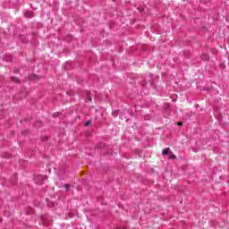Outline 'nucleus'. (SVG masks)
I'll return each instance as SVG.
<instances>
[{
	"label": "nucleus",
	"instance_id": "nucleus-7",
	"mask_svg": "<svg viewBox=\"0 0 229 229\" xmlns=\"http://www.w3.org/2000/svg\"><path fill=\"white\" fill-rule=\"evenodd\" d=\"M26 214L28 216H31V214H33V208H31V207H27L26 208Z\"/></svg>",
	"mask_w": 229,
	"mask_h": 229
},
{
	"label": "nucleus",
	"instance_id": "nucleus-20",
	"mask_svg": "<svg viewBox=\"0 0 229 229\" xmlns=\"http://www.w3.org/2000/svg\"><path fill=\"white\" fill-rule=\"evenodd\" d=\"M46 201H49V199H46Z\"/></svg>",
	"mask_w": 229,
	"mask_h": 229
},
{
	"label": "nucleus",
	"instance_id": "nucleus-11",
	"mask_svg": "<svg viewBox=\"0 0 229 229\" xmlns=\"http://www.w3.org/2000/svg\"><path fill=\"white\" fill-rule=\"evenodd\" d=\"M90 124H92V120H89L84 123V126H90Z\"/></svg>",
	"mask_w": 229,
	"mask_h": 229
},
{
	"label": "nucleus",
	"instance_id": "nucleus-14",
	"mask_svg": "<svg viewBox=\"0 0 229 229\" xmlns=\"http://www.w3.org/2000/svg\"><path fill=\"white\" fill-rule=\"evenodd\" d=\"M38 35V33H37V32H32V37H34V38H37Z\"/></svg>",
	"mask_w": 229,
	"mask_h": 229
},
{
	"label": "nucleus",
	"instance_id": "nucleus-12",
	"mask_svg": "<svg viewBox=\"0 0 229 229\" xmlns=\"http://www.w3.org/2000/svg\"><path fill=\"white\" fill-rule=\"evenodd\" d=\"M64 187L66 189V191H69L71 189V184L65 183Z\"/></svg>",
	"mask_w": 229,
	"mask_h": 229
},
{
	"label": "nucleus",
	"instance_id": "nucleus-19",
	"mask_svg": "<svg viewBox=\"0 0 229 229\" xmlns=\"http://www.w3.org/2000/svg\"><path fill=\"white\" fill-rule=\"evenodd\" d=\"M116 229H127V228L124 226H122V227H117Z\"/></svg>",
	"mask_w": 229,
	"mask_h": 229
},
{
	"label": "nucleus",
	"instance_id": "nucleus-10",
	"mask_svg": "<svg viewBox=\"0 0 229 229\" xmlns=\"http://www.w3.org/2000/svg\"><path fill=\"white\" fill-rule=\"evenodd\" d=\"M86 101H92V96L90 92H88L86 95Z\"/></svg>",
	"mask_w": 229,
	"mask_h": 229
},
{
	"label": "nucleus",
	"instance_id": "nucleus-5",
	"mask_svg": "<svg viewBox=\"0 0 229 229\" xmlns=\"http://www.w3.org/2000/svg\"><path fill=\"white\" fill-rule=\"evenodd\" d=\"M200 58L204 62H208V60H210V56L208 55V54H202Z\"/></svg>",
	"mask_w": 229,
	"mask_h": 229
},
{
	"label": "nucleus",
	"instance_id": "nucleus-16",
	"mask_svg": "<svg viewBox=\"0 0 229 229\" xmlns=\"http://www.w3.org/2000/svg\"><path fill=\"white\" fill-rule=\"evenodd\" d=\"M3 157H4V158H10L11 155L10 154H6V155H4Z\"/></svg>",
	"mask_w": 229,
	"mask_h": 229
},
{
	"label": "nucleus",
	"instance_id": "nucleus-2",
	"mask_svg": "<svg viewBox=\"0 0 229 229\" xmlns=\"http://www.w3.org/2000/svg\"><path fill=\"white\" fill-rule=\"evenodd\" d=\"M24 17H26L27 19H31L35 17V13L33 11H27L24 14Z\"/></svg>",
	"mask_w": 229,
	"mask_h": 229
},
{
	"label": "nucleus",
	"instance_id": "nucleus-13",
	"mask_svg": "<svg viewBox=\"0 0 229 229\" xmlns=\"http://www.w3.org/2000/svg\"><path fill=\"white\" fill-rule=\"evenodd\" d=\"M60 115H61V113H59V112L53 114V117H55V118L60 117Z\"/></svg>",
	"mask_w": 229,
	"mask_h": 229
},
{
	"label": "nucleus",
	"instance_id": "nucleus-3",
	"mask_svg": "<svg viewBox=\"0 0 229 229\" xmlns=\"http://www.w3.org/2000/svg\"><path fill=\"white\" fill-rule=\"evenodd\" d=\"M106 148V144L103 142H99L95 146V149H105Z\"/></svg>",
	"mask_w": 229,
	"mask_h": 229
},
{
	"label": "nucleus",
	"instance_id": "nucleus-15",
	"mask_svg": "<svg viewBox=\"0 0 229 229\" xmlns=\"http://www.w3.org/2000/svg\"><path fill=\"white\" fill-rule=\"evenodd\" d=\"M47 205L48 207H51V208L55 207V204L53 202H47Z\"/></svg>",
	"mask_w": 229,
	"mask_h": 229
},
{
	"label": "nucleus",
	"instance_id": "nucleus-1",
	"mask_svg": "<svg viewBox=\"0 0 229 229\" xmlns=\"http://www.w3.org/2000/svg\"><path fill=\"white\" fill-rule=\"evenodd\" d=\"M41 220L45 226H48V225H51L53 223V219L51 218V216L47 214L41 215Z\"/></svg>",
	"mask_w": 229,
	"mask_h": 229
},
{
	"label": "nucleus",
	"instance_id": "nucleus-6",
	"mask_svg": "<svg viewBox=\"0 0 229 229\" xmlns=\"http://www.w3.org/2000/svg\"><path fill=\"white\" fill-rule=\"evenodd\" d=\"M170 152H171V148H164L162 150V155L167 156V155H169Z\"/></svg>",
	"mask_w": 229,
	"mask_h": 229
},
{
	"label": "nucleus",
	"instance_id": "nucleus-17",
	"mask_svg": "<svg viewBox=\"0 0 229 229\" xmlns=\"http://www.w3.org/2000/svg\"><path fill=\"white\" fill-rule=\"evenodd\" d=\"M177 125H178V126H183V123H182V122H178V123H177Z\"/></svg>",
	"mask_w": 229,
	"mask_h": 229
},
{
	"label": "nucleus",
	"instance_id": "nucleus-4",
	"mask_svg": "<svg viewBox=\"0 0 229 229\" xmlns=\"http://www.w3.org/2000/svg\"><path fill=\"white\" fill-rule=\"evenodd\" d=\"M29 80L30 81H37V80H39V77L37 74H30L29 75Z\"/></svg>",
	"mask_w": 229,
	"mask_h": 229
},
{
	"label": "nucleus",
	"instance_id": "nucleus-8",
	"mask_svg": "<svg viewBox=\"0 0 229 229\" xmlns=\"http://www.w3.org/2000/svg\"><path fill=\"white\" fill-rule=\"evenodd\" d=\"M170 160H176V155H174V153H173V151H171L169 153V157Z\"/></svg>",
	"mask_w": 229,
	"mask_h": 229
},
{
	"label": "nucleus",
	"instance_id": "nucleus-9",
	"mask_svg": "<svg viewBox=\"0 0 229 229\" xmlns=\"http://www.w3.org/2000/svg\"><path fill=\"white\" fill-rule=\"evenodd\" d=\"M11 81H13V83H21V80L17 77H11Z\"/></svg>",
	"mask_w": 229,
	"mask_h": 229
},
{
	"label": "nucleus",
	"instance_id": "nucleus-18",
	"mask_svg": "<svg viewBox=\"0 0 229 229\" xmlns=\"http://www.w3.org/2000/svg\"><path fill=\"white\" fill-rule=\"evenodd\" d=\"M13 72H14V74H17V72H19V69H14Z\"/></svg>",
	"mask_w": 229,
	"mask_h": 229
}]
</instances>
